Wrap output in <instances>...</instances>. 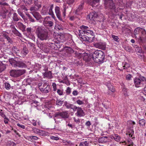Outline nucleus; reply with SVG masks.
<instances>
[{
  "mask_svg": "<svg viewBox=\"0 0 146 146\" xmlns=\"http://www.w3.org/2000/svg\"><path fill=\"white\" fill-rule=\"evenodd\" d=\"M93 60L98 64L102 63L104 62L105 58V55L104 52L101 50H96L93 52Z\"/></svg>",
  "mask_w": 146,
  "mask_h": 146,
  "instance_id": "nucleus-1",
  "label": "nucleus"
},
{
  "mask_svg": "<svg viewBox=\"0 0 146 146\" xmlns=\"http://www.w3.org/2000/svg\"><path fill=\"white\" fill-rule=\"evenodd\" d=\"M35 32L38 38L42 40H46L48 38V32L40 27L36 29Z\"/></svg>",
  "mask_w": 146,
  "mask_h": 146,
  "instance_id": "nucleus-2",
  "label": "nucleus"
},
{
  "mask_svg": "<svg viewBox=\"0 0 146 146\" xmlns=\"http://www.w3.org/2000/svg\"><path fill=\"white\" fill-rule=\"evenodd\" d=\"M9 62L15 68H23L26 66L25 63L22 61H16L12 58L9 59Z\"/></svg>",
  "mask_w": 146,
  "mask_h": 146,
  "instance_id": "nucleus-3",
  "label": "nucleus"
},
{
  "mask_svg": "<svg viewBox=\"0 0 146 146\" xmlns=\"http://www.w3.org/2000/svg\"><path fill=\"white\" fill-rule=\"evenodd\" d=\"M25 70H12L9 72L10 75L14 77H17L24 74Z\"/></svg>",
  "mask_w": 146,
  "mask_h": 146,
  "instance_id": "nucleus-4",
  "label": "nucleus"
},
{
  "mask_svg": "<svg viewBox=\"0 0 146 146\" xmlns=\"http://www.w3.org/2000/svg\"><path fill=\"white\" fill-rule=\"evenodd\" d=\"M146 82V79L143 76H140L139 78H136L134 80V82L136 87H139L144 84L143 82Z\"/></svg>",
  "mask_w": 146,
  "mask_h": 146,
  "instance_id": "nucleus-5",
  "label": "nucleus"
},
{
  "mask_svg": "<svg viewBox=\"0 0 146 146\" xmlns=\"http://www.w3.org/2000/svg\"><path fill=\"white\" fill-rule=\"evenodd\" d=\"M39 89L41 92L43 93L47 94L51 90L50 86L47 82H44V83L42 86H41Z\"/></svg>",
  "mask_w": 146,
  "mask_h": 146,
  "instance_id": "nucleus-6",
  "label": "nucleus"
},
{
  "mask_svg": "<svg viewBox=\"0 0 146 146\" xmlns=\"http://www.w3.org/2000/svg\"><path fill=\"white\" fill-rule=\"evenodd\" d=\"M54 117L57 118H62L64 119H67L69 117V115L67 111L57 112L54 114Z\"/></svg>",
  "mask_w": 146,
  "mask_h": 146,
  "instance_id": "nucleus-7",
  "label": "nucleus"
},
{
  "mask_svg": "<svg viewBox=\"0 0 146 146\" xmlns=\"http://www.w3.org/2000/svg\"><path fill=\"white\" fill-rule=\"evenodd\" d=\"M93 52H91L90 54L86 53L83 56V59L89 65L92 64V59L93 60V56H92Z\"/></svg>",
  "mask_w": 146,
  "mask_h": 146,
  "instance_id": "nucleus-8",
  "label": "nucleus"
},
{
  "mask_svg": "<svg viewBox=\"0 0 146 146\" xmlns=\"http://www.w3.org/2000/svg\"><path fill=\"white\" fill-rule=\"evenodd\" d=\"M104 5L107 8L111 9H114L115 8V4L112 0H105Z\"/></svg>",
  "mask_w": 146,
  "mask_h": 146,
  "instance_id": "nucleus-9",
  "label": "nucleus"
},
{
  "mask_svg": "<svg viewBox=\"0 0 146 146\" xmlns=\"http://www.w3.org/2000/svg\"><path fill=\"white\" fill-rule=\"evenodd\" d=\"M94 45L96 48L105 50L106 48V45L104 43L102 42L96 43L94 44Z\"/></svg>",
  "mask_w": 146,
  "mask_h": 146,
  "instance_id": "nucleus-10",
  "label": "nucleus"
},
{
  "mask_svg": "<svg viewBox=\"0 0 146 146\" xmlns=\"http://www.w3.org/2000/svg\"><path fill=\"white\" fill-rule=\"evenodd\" d=\"M60 9L59 7L56 6L55 7V13L58 18L60 21H62L61 17V12L60 11Z\"/></svg>",
  "mask_w": 146,
  "mask_h": 146,
  "instance_id": "nucleus-11",
  "label": "nucleus"
},
{
  "mask_svg": "<svg viewBox=\"0 0 146 146\" xmlns=\"http://www.w3.org/2000/svg\"><path fill=\"white\" fill-rule=\"evenodd\" d=\"M75 115L78 117H81L84 116L85 115V114L82 109L80 108H78L77 110V112L75 113Z\"/></svg>",
  "mask_w": 146,
  "mask_h": 146,
  "instance_id": "nucleus-12",
  "label": "nucleus"
},
{
  "mask_svg": "<svg viewBox=\"0 0 146 146\" xmlns=\"http://www.w3.org/2000/svg\"><path fill=\"white\" fill-rule=\"evenodd\" d=\"M108 137L107 136L102 137L98 139V141L100 143H105L108 141Z\"/></svg>",
  "mask_w": 146,
  "mask_h": 146,
  "instance_id": "nucleus-13",
  "label": "nucleus"
},
{
  "mask_svg": "<svg viewBox=\"0 0 146 146\" xmlns=\"http://www.w3.org/2000/svg\"><path fill=\"white\" fill-rule=\"evenodd\" d=\"M86 2L91 5L92 7L95 6L96 3L99 2V0H85Z\"/></svg>",
  "mask_w": 146,
  "mask_h": 146,
  "instance_id": "nucleus-14",
  "label": "nucleus"
},
{
  "mask_svg": "<svg viewBox=\"0 0 146 146\" xmlns=\"http://www.w3.org/2000/svg\"><path fill=\"white\" fill-rule=\"evenodd\" d=\"M80 34L79 35V37L83 40L85 41H87V36L86 35L84 32H79Z\"/></svg>",
  "mask_w": 146,
  "mask_h": 146,
  "instance_id": "nucleus-15",
  "label": "nucleus"
},
{
  "mask_svg": "<svg viewBox=\"0 0 146 146\" xmlns=\"http://www.w3.org/2000/svg\"><path fill=\"white\" fill-rule=\"evenodd\" d=\"M2 36L4 38L7 39L8 42L11 43H12L13 42L12 39L9 36L7 33H3L2 34Z\"/></svg>",
  "mask_w": 146,
  "mask_h": 146,
  "instance_id": "nucleus-16",
  "label": "nucleus"
},
{
  "mask_svg": "<svg viewBox=\"0 0 146 146\" xmlns=\"http://www.w3.org/2000/svg\"><path fill=\"white\" fill-rule=\"evenodd\" d=\"M53 7V5H50L49 10V11L48 13V14L49 15H51L52 18H53L54 19H55L56 17L54 15V13L52 10Z\"/></svg>",
  "mask_w": 146,
  "mask_h": 146,
  "instance_id": "nucleus-17",
  "label": "nucleus"
},
{
  "mask_svg": "<svg viewBox=\"0 0 146 146\" xmlns=\"http://www.w3.org/2000/svg\"><path fill=\"white\" fill-rule=\"evenodd\" d=\"M32 14L33 16L35 18L36 20H39L41 18V16L40 15L39 13L37 12H33Z\"/></svg>",
  "mask_w": 146,
  "mask_h": 146,
  "instance_id": "nucleus-18",
  "label": "nucleus"
},
{
  "mask_svg": "<svg viewBox=\"0 0 146 146\" xmlns=\"http://www.w3.org/2000/svg\"><path fill=\"white\" fill-rule=\"evenodd\" d=\"M43 74L44 77H47L49 78H52V73L50 71L45 72L43 73Z\"/></svg>",
  "mask_w": 146,
  "mask_h": 146,
  "instance_id": "nucleus-19",
  "label": "nucleus"
},
{
  "mask_svg": "<svg viewBox=\"0 0 146 146\" xmlns=\"http://www.w3.org/2000/svg\"><path fill=\"white\" fill-rule=\"evenodd\" d=\"M84 4V1H82L80 5L79 6V7L76 10V13L77 14H78V12L82 10L83 8V6Z\"/></svg>",
  "mask_w": 146,
  "mask_h": 146,
  "instance_id": "nucleus-20",
  "label": "nucleus"
},
{
  "mask_svg": "<svg viewBox=\"0 0 146 146\" xmlns=\"http://www.w3.org/2000/svg\"><path fill=\"white\" fill-rule=\"evenodd\" d=\"M135 46L134 47L135 48V50L137 52L140 54L143 53V51L142 50L141 47H139L137 45H135Z\"/></svg>",
  "mask_w": 146,
  "mask_h": 146,
  "instance_id": "nucleus-21",
  "label": "nucleus"
},
{
  "mask_svg": "<svg viewBox=\"0 0 146 146\" xmlns=\"http://www.w3.org/2000/svg\"><path fill=\"white\" fill-rule=\"evenodd\" d=\"M107 86L108 88V90H110L112 92H113L115 91V89L113 86L111 85L110 83H108Z\"/></svg>",
  "mask_w": 146,
  "mask_h": 146,
  "instance_id": "nucleus-22",
  "label": "nucleus"
},
{
  "mask_svg": "<svg viewBox=\"0 0 146 146\" xmlns=\"http://www.w3.org/2000/svg\"><path fill=\"white\" fill-rule=\"evenodd\" d=\"M79 32H84L86 35H90L93 34V31L89 30H79Z\"/></svg>",
  "mask_w": 146,
  "mask_h": 146,
  "instance_id": "nucleus-23",
  "label": "nucleus"
},
{
  "mask_svg": "<svg viewBox=\"0 0 146 146\" xmlns=\"http://www.w3.org/2000/svg\"><path fill=\"white\" fill-rule=\"evenodd\" d=\"M66 48H67L66 49V51L67 52L69 53L70 54L73 53L74 52V48H72L70 47L66 46Z\"/></svg>",
  "mask_w": 146,
  "mask_h": 146,
  "instance_id": "nucleus-24",
  "label": "nucleus"
},
{
  "mask_svg": "<svg viewBox=\"0 0 146 146\" xmlns=\"http://www.w3.org/2000/svg\"><path fill=\"white\" fill-rule=\"evenodd\" d=\"M6 68L5 64H3L1 62H0V73L4 70Z\"/></svg>",
  "mask_w": 146,
  "mask_h": 146,
  "instance_id": "nucleus-25",
  "label": "nucleus"
},
{
  "mask_svg": "<svg viewBox=\"0 0 146 146\" xmlns=\"http://www.w3.org/2000/svg\"><path fill=\"white\" fill-rule=\"evenodd\" d=\"M13 19L14 22L17 21L19 20L18 15L16 13H13Z\"/></svg>",
  "mask_w": 146,
  "mask_h": 146,
  "instance_id": "nucleus-26",
  "label": "nucleus"
},
{
  "mask_svg": "<svg viewBox=\"0 0 146 146\" xmlns=\"http://www.w3.org/2000/svg\"><path fill=\"white\" fill-rule=\"evenodd\" d=\"M12 31L13 33L19 37L21 36V34L16 29H15V30H12Z\"/></svg>",
  "mask_w": 146,
  "mask_h": 146,
  "instance_id": "nucleus-27",
  "label": "nucleus"
},
{
  "mask_svg": "<svg viewBox=\"0 0 146 146\" xmlns=\"http://www.w3.org/2000/svg\"><path fill=\"white\" fill-rule=\"evenodd\" d=\"M21 52L24 56L26 55L27 54L28 52V51L26 46H23V50Z\"/></svg>",
  "mask_w": 146,
  "mask_h": 146,
  "instance_id": "nucleus-28",
  "label": "nucleus"
},
{
  "mask_svg": "<svg viewBox=\"0 0 146 146\" xmlns=\"http://www.w3.org/2000/svg\"><path fill=\"white\" fill-rule=\"evenodd\" d=\"M88 41L89 42H92L94 40V36L93 34L90 35L88 36H87Z\"/></svg>",
  "mask_w": 146,
  "mask_h": 146,
  "instance_id": "nucleus-29",
  "label": "nucleus"
},
{
  "mask_svg": "<svg viewBox=\"0 0 146 146\" xmlns=\"http://www.w3.org/2000/svg\"><path fill=\"white\" fill-rule=\"evenodd\" d=\"M94 15L93 13H90L89 15H88L87 19H89L90 20H93L95 18Z\"/></svg>",
  "mask_w": 146,
  "mask_h": 146,
  "instance_id": "nucleus-30",
  "label": "nucleus"
},
{
  "mask_svg": "<svg viewBox=\"0 0 146 146\" xmlns=\"http://www.w3.org/2000/svg\"><path fill=\"white\" fill-rule=\"evenodd\" d=\"M63 101L61 100H57L56 102V104L58 106H60L63 104Z\"/></svg>",
  "mask_w": 146,
  "mask_h": 146,
  "instance_id": "nucleus-31",
  "label": "nucleus"
},
{
  "mask_svg": "<svg viewBox=\"0 0 146 146\" xmlns=\"http://www.w3.org/2000/svg\"><path fill=\"white\" fill-rule=\"evenodd\" d=\"M26 15L28 17V19L30 21L32 22H35L34 19L33 18L32 16L29 15V14L28 13H27L26 14Z\"/></svg>",
  "mask_w": 146,
  "mask_h": 146,
  "instance_id": "nucleus-32",
  "label": "nucleus"
},
{
  "mask_svg": "<svg viewBox=\"0 0 146 146\" xmlns=\"http://www.w3.org/2000/svg\"><path fill=\"white\" fill-rule=\"evenodd\" d=\"M140 30V28L139 27H137L134 30L133 33L135 36H136V35L138 34Z\"/></svg>",
  "mask_w": 146,
  "mask_h": 146,
  "instance_id": "nucleus-33",
  "label": "nucleus"
},
{
  "mask_svg": "<svg viewBox=\"0 0 146 146\" xmlns=\"http://www.w3.org/2000/svg\"><path fill=\"white\" fill-rule=\"evenodd\" d=\"M33 0H23L26 5H30L32 3Z\"/></svg>",
  "mask_w": 146,
  "mask_h": 146,
  "instance_id": "nucleus-34",
  "label": "nucleus"
},
{
  "mask_svg": "<svg viewBox=\"0 0 146 146\" xmlns=\"http://www.w3.org/2000/svg\"><path fill=\"white\" fill-rule=\"evenodd\" d=\"M55 29H57L59 31L60 30H62V27L61 25L57 24L55 27Z\"/></svg>",
  "mask_w": 146,
  "mask_h": 146,
  "instance_id": "nucleus-35",
  "label": "nucleus"
},
{
  "mask_svg": "<svg viewBox=\"0 0 146 146\" xmlns=\"http://www.w3.org/2000/svg\"><path fill=\"white\" fill-rule=\"evenodd\" d=\"M72 105L68 103L66 101L64 103V105L66 106V108H71L72 106Z\"/></svg>",
  "mask_w": 146,
  "mask_h": 146,
  "instance_id": "nucleus-36",
  "label": "nucleus"
},
{
  "mask_svg": "<svg viewBox=\"0 0 146 146\" xmlns=\"http://www.w3.org/2000/svg\"><path fill=\"white\" fill-rule=\"evenodd\" d=\"M111 37L113 39V40L115 41L118 42L119 41V39L117 36H115L114 35H111Z\"/></svg>",
  "mask_w": 146,
  "mask_h": 146,
  "instance_id": "nucleus-37",
  "label": "nucleus"
},
{
  "mask_svg": "<svg viewBox=\"0 0 146 146\" xmlns=\"http://www.w3.org/2000/svg\"><path fill=\"white\" fill-rule=\"evenodd\" d=\"M134 133V131L133 130H131L129 132L126 133V135H129V137H131Z\"/></svg>",
  "mask_w": 146,
  "mask_h": 146,
  "instance_id": "nucleus-38",
  "label": "nucleus"
},
{
  "mask_svg": "<svg viewBox=\"0 0 146 146\" xmlns=\"http://www.w3.org/2000/svg\"><path fill=\"white\" fill-rule=\"evenodd\" d=\"M39 9L37 8V7L35 6L31 7L30 10L31 11H33V12H35V11H38Z\"/></svg>",
  "mask_w": 146,
  "mask_h": 146,
  "instance_id": "nucleus-39",
  "label": "nucleus"
},
{
  "mask_svg": "<svg viewBox=\"0 0 146 146\" xmlns=\"http://www.w3.org/2000/svg\"><path fill=\"white\" fill-rule=\"evenodd\" d=\"M57 93L60 96H61L63 95V90L62 89H57Z\"/></svg>",
  "mask_w": 146,
  "mask_h": 146,
  "instance_id": "nucleus-40",
  "label": "nucleus"
},
{
  "mask_svg": "<svg viewBox=\"0 0 146 146\" xmlns=\"http://www.w3.org/2000/svg\"><path fill=\"white\" fill-rule=\"evenodd\" d=\"M18 13L19 14L22 18L23 19H25V16L23 14V13L21 12V11H18Z\"/></svg>",
  "mask_w": 146,
  "mask_h": 146,
  "instance_id": "nucleus-41",
  "label": "nucleus"
},
{
  "mask_svg": "<svg viewBox=\"0 0 146 146\" xmlns=\"http://www.w3.org/2000/svg\"><path fill=\"white\" fill-rule=\"evenodd\" d=\"M139 124L142 126L144 125L145 124V121L144 119H142L139 121Z\"/></svg>",
  "mask_w": 146,
  "mask_h": 146,
  "instance_id": "nucleus-42",
  "label": "nucleus"
},
{
  "mask_svg": "<svg viewBox=\"0 0 146 146\" xmlns=\"http://www.w3.org/2000/svg\"><path fill=\"white\" fill-rule=\"evenodd\" d=\"M124 49L126 51L128 52H130L132 50V48L129 46H125Z\"/></svg>",
  "mask_w": 146,
  "mask_h": 146,
  "instance_id": "nucleus-43",
  "label": "nucleus"
},
{
  "mask_svg": "<svg viewBox=\"0 0 146 146\" xmlns=\"http://www.w3.org/2000/svg\"><path fill=\"white\" fill-rule=\"evenodd\" d=\"M48 9L47 8H44L42 10V12L44 14H46L47 13H48Z\"/></svg>",
  "mask_w": 146,
  "mask_h": 146,
  "instance_id": "nucleus-44",
  "label": "nucleus"
},
{
  "mask_svg": "<svg viewBox=\"0 0 146 146\" xmlns=\"http://www.w3.org/2000/svg\"><path fill=\"white\" fill-rule=\"evenodd\" d=\"M120 139V137L118 135L115 134V135L114 139L116 141H119Z\"/></svg>",
  "mask_w": 146,
  "mask_h": 146,
  "instance_id": "nucleus-45",
  "label": "nucleus"
},
{
  "mask_svg": "<svg viewBox=\"0 0 146 146\" xmlns=\"http://www.w3.org/2000/svg\"><path fill=\"white\" fill-rule=\"evenodd\" d=\"M52 86L53 88V90L54 91H56L57 90L56 85V83L53 82L52 84Z\"/></svg>",
  "mask_w": 146,
  "mask_h": 146,
  "instance_id": "nucleus-46",
  "label": "nucleus"
},
{
  "mask_svg": "<svg viewBox=\"0 0 146 146\" xmlns=\"http://www.w3.org/2000/svg\"><path fill=\"white\" fill-rule=\"evenodd\" d=\"M42 68L44 72H47L48 70V67L45 65L43 66Z\"/></svg>",
  "mask_w": 146,
  "mask_h": 146,
  "instance_id": "nucleus-47",
  "label": "nucleus"
},
{
  "mask_svg": "<svg viewBox=\"0 0 146 146\" xmlns=\"http://www.w3.org/2000/svg\"><path fill=\"white\" fill-rule=\"evenodd\" d=\"M12 51L15 53H17V52L19 51V50L18 49L17 47L15 46H13L12 48Z\"/></svg>",
  "mask_w": 146,
  "mask_h": 146,
  "instance_id": "nucleus-48",
  "label": "nucleus"
},
{
  "mask_svg": "<svg viewBox=\"0 0 146 146\" xmlns=\"http://www.w3.org/2000/svg\"><path fill=\"white\" fill-rule=\"evenodd\" d=\"M4 116L5 117L4 119V122L5 124L8 123L9 120L7 117H6L5 115H4Z\"/></svg>",
  "mask_w": 146,
  "mask_h": 146,
  "instance_id": "nucleus-49",
  "label": "nucleus"
},
{
  "mask_svg": "<svg viewBox=\"0 0 146 146\" xmlns=\"http://www.w3.org/2000/svg\"><path fill=\"white\" fill-rule=\"evenodd\" d=\"M48 25L50 27H52L53 25V23L51 21H48L47 22Z\"/></svg>",
  "mask_w": 146,
  "mask_h": 146,
  "instance_id": "nucleus-50",
  "label": "nucleus"
},
{
  "mask_svg": "<svg viewBox=\"0 0 146 146\" xmlns=\"http://www.w3.org/2000/svg\"><path fill=\"white\" fill-rule=\"evenodd\" d=\"M123 67L124 68V69H127L129 67V65L128 63L125 62L124 66Z\"/></svg>",
  "mask_w": 146,
  "mask_h": 146,
  "instance_id": "nucleus-51",
  "label": "nucleus"
},
{
  "mask_svg": "<svg viewBox=\"0 0 146 146\" xmlns=\"http://www.w3.org/2000/svg\"><path fill=\"white\" fill-rule=\"evenodd\" d=\"M16 145V144L12 142V141H10L8 142V144L7 146H14Z\"/></svg>",
  "mask_w": 146,
  "mask_h": 146,
  "instance_id": "nucleus-52",
  "label": "nucleus"
},
{
  "mask_svg": "<svg viewBox=\"0 0 146 146\" xmlns=\"http://www.w3.org/2000/svg\"><path fill=\"white\" fill-rule=\"evenodd\" d=\"M138 42L139 43H143L144 42V40H143V37H141L140 36H139V38H138Z\"/></svg>",
  "mask_w": 146,
  "mask_h": 146,
  "instance_id": "nucleus-53",
  "label": "nucleus"
},
{
  "mask_svg": "<svg viewBox=\"0 0 146 146\" xmlns=\"http://www.w3.org/2000/svg\"><path fill=\"white\" fill-rule=\"evenodd\" d=\"M71 88L69 87H67L66 90V93L67 94L69 95L71 93Z\"/></svg>",
  "mask_w": 146,
  "mask_h": 146,
  "instance_id": "nucleus-54",
  "label": "nucleus"
},
{
  "mask_svg": "<svg viewBox=\"0 0 146 146\" xmlns=\"http://www.w3.org/2000/svg\"><path fill=\"white\" fill-rule=\"evenodd\" d=\"M5 87L7 89H9L10 88V84L8 83H6L5 84Z\"/></svg>",
  "mask_w": 146,
  "mask_h": 146,
  "instance_id": "nucleus-55",
  "label": "nucleus"
},
{
  "mask_svg": "<svg viewBox=\"0 0 146 146\" xmlns=\"http://www.w3.org/2000/svg\"><path fill=\"white\" fill-rule=\"evenodd\" d=\"M79 107H77L75 106H74L73 105H72V108L71 109H72L74 111H75L76 110H77L78 108H79Z\"/></svg>",
  "mask_w": 146,
  "mask_h": 146,
  "instance_id": "nucleus-56",
  "label": "nucleus"
},
{
  "mask_svg": "<svg viewBox=\"0 0 146 146\" xmlns=\"http://www.w3.org/2000/svg\"><path fill=\"white\" fill-rule=\"evenodd\" d=\"M132 76L130 74H129L127 75L126 78L127 80H130L131 79Z\"/></svg>",
  "mask_w": 146,
  "mask_h": 146,
  "instance_id": "nucleus-57",
  "label": "nucleus"
},
{
  "mask_svg": "<svg viewBox=\"0 0 146 146\" xmlns=\"http://www.w3.org/2000/svg\"><path fill=\"white\" fill-rule=\"evenodd\" d=\"M76 102L79 105H82L84 104V103L83 101L80 100H77Z\"/></svg>",
  "mask_w": 146,
  "mask_h": 146,
  "instance_id": "nucleus-58",
  "label": "nucleus"
},
{
  "mask_svg": "<svg viewBox=\"0 0 146 146\" xmlns=\"http://www.w3.org/2000/svg\"><path fill=\"white\" fill-rule=\"evenodd\" d=\"M21 9L23 10H24L26 11H27L28 10V9L24 5H22L21 6Z\"/></svg>",
  "mask_w": 146,
  "mask_h": 146,
  "instance_id": "nucleus-59",
  "label": "nucleus"
},
{
  "mask_svg": "<svg viewBox=\"0 0 146 146\" xmlns=\"http://www.w3.org/2000/svg\"><path fill=\"white\" fill-rule=\"evenodd\" d=\"M51 139H52L57 140L59 139V138L56 137H55L54 136H52L50 137Z\"/></svg>",
  "mask_w": 146,
  "mask_h": 146,
  "instance_id": "nucleus-60",
  "label": "nucleus"
},
{
  "mask_svg": "<svg viewBox=\"0 0 146 146\" xmlns=\"http://www.w3.org/2000/svg\"><path fill=\"white\" fill-rule=\"evenodd\" d=\"M17 125L18 126L21 127V128H22L23 129H24L25 128V127L24 125H21L19 123H18L17 124Z\"/></svg>",
  "mask_w": 146,
  "mask_h": 146,
  "instance_id": "nucleus-61",
  "label": "nucleus"
},
{
  "mask_svg": "<svg viewBox=\"0 0 146 146\" xmlns=\"http://www.w3.org/2000/svg\"><path fill=\"white\" fill-rule=\"evenodd\" d=\"M74 2V0H67V3L69 4H72Z\"/></svg>",
  "mask_w": 146,
  "mask_h": 146,
  "instance_id": "nucleus-62",
  "label": "nucleus"
},
{
  "mask_svg": "<svg viewBox=\"0 0 146 146\" xmlns=\"http://www.w3.org/2000/svg\"><path fill=\"white\" fill-rule=\"evenodd\" d=\"M26 26L23 24L20 27V28L22 29V30L23 31H25V29Z\"/></svg>",
  "mask_w": 146,
  "mask_h": 146,
  "instance_id": "nucleus-63",
  "label": "nucleus"
},
{
  "mask_svg": "<svg viewBox=\"0 0 146 146\" xmlns=\"http://www.w3.org/2000/svg\"><path fill=\"white\" fill-rule=\"evenodd\" d=\"M72 94L74 96H76L78 94V92L76 90H75L72 92Z\"/></svg>",
  "mask_w": 146,
  "mask_h": 146,
  "instance_id": "nucleus-64",
  "label": "nucleus"
}]
</instances>
